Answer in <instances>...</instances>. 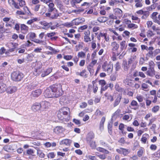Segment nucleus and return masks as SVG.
<instances>
[{
    "label": "nucleus",
    "mask_w": 160,
    "mask_h": 160,
    "mask_svg": "<svg viewBox=\"0 0 160 160\" xmlns=\"http://www.w3.org/2000/svg\"><path fill=\"white\" fill-rule=\"evenodd\" d=\"M131 22L130 21L127 20V24H128V26L129 28H136V27H135L136 25L134 24H133V23L129 24V23H130Z\"/></svg>",
    "instance_id": "nucleus-48"
},
{
    "label": "nucleus",
    "mask_w": 160,
    "mask_h": 160,
    "mask_svg": "<svg viewBox=\"0 0 160 160\" xmlns=\"http://www.w3.org/2000/svg\"><path fill=\"white\" fill-rule=\"evenodd\" d=\"M52 13L50 12L46 13L45 14L47 17H49L52 19H55L57 18L59 16V14L56 12H52Z\"/></svg>",
    "instance_id": "nucleus-9"
},
{
    "label": "nucleus",
    "mask_w": 160,
    "mask_h": 160,
    "mask_svg": "<svg viewBox=\"0 0 160 160\" xmlns=\"http://www.w3.org/2000/svg\"><path fill=\"white\" fill-rule=\"evenodd\" d=\"M137 62L138 59L136 55L131 56L128 61L129 64H132V70L136 68Z\"/></svg>",
    "instance_id": "nucleus-5"
},
{
    "label": "nucleus",
    "mask_w": 160,
    "mask_h": 160,
    "mask_svg": "<svg viewBox=\"0 0 160 160\" xmlns=\"http://www.w3.org/2000/svg\"><path fill=\"white\" fill-rule=\"evenodd\" d=\"M116 90L118 92H121L122 91L123 89L119 87L118 83L116 84L115 87Z\"/></svg>",
    "instance_id": "nucleus-45"
},
{
    "label": "nucleus",
    "mask_w": 160,
    "mask_h": 160,
    "mask_svg": "<svg viewBox=\"0 0 160 160\" xmlns=\"http://www.w3.org/2000/svg\"><path fill=\"white\" fill-rule=\"evenodd\" d=\"M34 153V150L31 148L28 149L26 151V153L28 155L35 156V155H33Z\"/></svg>",
    "instance_id": "nucleus-35"
},
{
    "label": "nucleus",
    "mask_w": 160,
    "mask_h": 160,
    "mask_svg": "<svg viewBox=\"0 0 160 160\" xmlns=\"http://www.w3.org/2000/svg\"><path fill=\"white\" fill-rule=\"evenodd\" d=\"M122 98V96L120 95H118L117 96L113 103V106L114 107H116L119 104L121 101Z\"/></svg>",
    "instance_id": "nucleus-19"
},
{
    "label": "nucleus",
    "mask_w": 160,
    "mask_h": 160,
    "mask_svg": "<svg viewBox=\"0 0 160 160\" xmlns=\"http://www.w3.org/2000/svg\"><path fill=\"white\" fill-rule=\"evenodd\" d=\"M48 158H53L55 157V155L54 152H51L49 153L47 155Z\"/></svg>",
    "instance_id": "nucleus-55"
},
{
    "label": "nucleus",
    "mask_w": 160,
    "mask_h": 160,
    "mask_svg": "<svg viewBox=\"0 0 160 160\" xmlns=\"http://www.w3.org/2000/svg\"><path fill=\"white\" fill-rule=\"evenodd\" d=\"M21 28L22 30H24L25 32H27L29 29L28 27L24 24L21 25Z\"/></svg>",
    "instance_id": "nucleus-41"
},
{
    "label": "nucleus",
    "mask_w": 160,
    "mask_h": 160,
    "mask_svg": "<svg viewBox=\"0 0 160 160\" xmlns=\"http://www.w3.org/2000/svg\"><path fill=\"white\" fill-rule=\"evenodd\" d=\"M85 21L84 18H78L73 20L74 25H77L84 22Z\"/></svg>",
    "instance_id": "nucleus-12"
},
{
    "label": "nucleus",
    "mask_w": 160,
    "mask_h": 160,
    "mask_svg": "<svg viewBox=\"0 0 160 160\" xmlns=\"http://www.w3.org/2000/svg\"><path fill=\"white\" fill-rule=\"evenodd\" d=\"M158 13L157 12H154L152 15V18L154 20V22L157 23H158L159 22V21L157 19L156 16Z\"/></svg>",
    "instance_id": "nucleus-29"
},
{
    "label": "nucleus",
    "mask_w": 160,
    "mask_h": 160,
    "mask_svg": "<svg viewBox=\"0 0 160 160\" xmlns=\"http://www.w3.org/2000/svg\"><path fill=\"white\" fill-rule=\"evenodd\" d=\"M62 93V85L60 84H55L47 88L45 91L44 94L47 98H58Z\"/></svg>",
    "instance_id": "nucleus-1"
},
{
    "label": "nucleus",
    "mask_w": 160,
    "mask_h": 160,
    "mask_svg": "<svg viewBox=\"0 0 160 160\" xmlns=\"http://www.w3.org/2000/svg\"><path fill=\"white\" fill-rule=\"evenodd\" d=\"M23 12L25 15H27L28 16H31L32 14L28 9V8L27 7H24L23 8Z\"/></svg>",
    "instance_id": "nucleus-28"
},
{
    "label": "nucleus",
    "mask_w": 160,
    "mask_h": 160,
    "mask_svg": "<svg viewBox=\"0 0 160 160\" xmlns=\"http://www.w3.org/2000/svg\"><path fill=\"white\" fill-rule=\"evenodd\" d=\"M159 107L158 106H156L152 108V111L153 112H156L159 109Z\"/></svg>",
    "instance_id": "nucleus-56"
},
{
    "label": "nucleus",
    "mask_w": 160,
    "mask_h": 160,
    "mask_svg": "<svg viewBox=\"0 0 160 160\" xmlns=\"http://www.w3.org/2000/svg\"><path fill=\"white\" fill-rule=\"evenodd\" d=\"M148 137V135L147 134H145L143 135L141 138L142 142L144 143H146L147 139Z\"/></svg>",
    "instance_id": "nucleus-37"
},
{
    "label": "nucleus",
    "mask_w": 160,
    "mask_h": 160,
    "mask_svg": "<svg viewBox=\"0 0 160 160\" xmlns=\"http://www.w3.org/2000/svg\"><path fill=\"white\" fill-rule=\"evenodd\" d=\"M85 53L81 51L78 53V56L79 58H85Z\"/></svg>",
    "instance_id": "nucleus-40"
},
{
    "label": "nucleus",
    "mask_w": 160,
    "mask_h": 160,
    "mask_svg": "<svg viewBox=\"0 0 160 160\" xmlns=\"http://www.w3.org/2000/svg\"><path fill=\"white\" fill-rule=\"evenodd\" d=\"M111 46L112 47V50L113 51L117 50L119 46V45L115 42L112 43Z\"/></svg>",
    "instance_id": "nucleus-23"
},
{
    "label": "nucleus",
    "mask_w": 160,
    "mask_h": 160,
    "mask_svg": "<svg viewBox=\"0 0 160 160\" xmlns=\"http://www.w3.org/2000/svg\"><path fill=\"white\" fill-rule=\"evenodd\" d=\"M6 85L3 83H0V93H2L6 90Z\"/></svg>",
    "instance_id": "nucleus-27"
},
{
    "label": "nucleus",
    "mask_w": 160,
    "mask_h": 160,
    "mask_svg": "<svg viewBox=\"0 0 160 160\" xmlns=\"http://www.w3.org/2000/svg\"><path fill=\"white\" fill-rule=\"evenodd\" d=\"M97 156L100 158L102 160L105 159L106 158V155L105 154H100L99 155L97 154Z\"/></svg>",
    "instance_id": "nucleus-52"
},
{
    "label": "nucleus",
    "mask_w": 160,
    "mask_h": 160,
    "mask_svg": "<svg viewBox=\"0 0 160 160\" xmlns=\"http://www.w3.org/2000/svg\"><path fill=\"white\" fill-rule=\"evenodd\" d=\"M120 49L121 51L125 49L127 47V44L125 41H123L120 43Z\"/></svg>",
    "instance_id": "nucleus-26"
},
{
    "label": "nucleus",
    "mask_w": 160,
    "mask_h": 160,
    "mask_svg": "<svg viewBox=\"0 0 160 160\" xmlns=\"http://www.w3.org/2000/svg\"><path fill=\"white\" fill-rule=\"evenodd\" d=\"M17 90V88L15 86H10L7 88H6V91L8 94H12L15 92Z\"/></svg>",
    "instance_id": "nucleus-11"
},
{
    "label": "nucleus",
    "mask_w": 160,
    "mask_h": 160,
    "mask_svg": "<svg viewBox=\"0 0 160 160\" xmlns=\"http://www.w3.org/2000/svg\"><path fill=\"white\" fill-rule=\"evenodd\" d=\"M91 38L89 36H84V41L86 42H88L91 41Z\"/></svg>",
    "instance_id": "nucleus-47"
},
{
    "label": "nucleus",
    "mask_w": 160,
    "mask_h": 160,
    "mask_svg": "<svg viewBox=\"0 0 160 160\" xmlns=\"http://www.w3.org/2000/svg\"><path fill=\"white\" fill-rule=\"evenodd\" d=\"M63 25L67 28H70L74 25L73 20L71 22H66L62 24Z\"/></svg>",
    "instance_id": "nucleus-31"
},
{
    "label": "nucleus",
    "mask_w": 160,
    "mask_h": 160,
    "mask_svg": "<svg viewBox=\"0 0 160 160\" xmlns=\"http://www.w3.org/2000/svg\"><path fill=\"white\" fill-rule=\"evenodd\" d=\"M3 148L4 150L8 152H9L11 150H13V149H11V148L10 146H5Z\"/></svg>",
    "instance_id": "nucleus-54"
},
{
    "label": "nucleus",
    "mask_w": 160,
    "mask_h": 160,
    "mask_svg": "<svg viewBox=\"0 0 160 160\" xmlns=\"http://www.w3.org/2000/svg\"><path fill=\"white\" fill-rule=\"evenodd\" d=\"M36 37V35L35 33L32 32H30L27 35L26 38H29V39L32 41L33 40L35 39Z\"/></svg>",
    "instance_id": "nucleus-20"
},
{
    "label": "nucleus",
    "mask_w": 160,
    "mask_h": 160,
    "mask_svg": "<svg viewBox=\"0 0 160 160\" xmlns=\"http://www.w3.org/2000/svg\"><path fill=\"white\" fill-rule=\"evenodd\" d=\"M141 15H143L148 17L149 16V12L148 11H143L141 10Z\"/></svg>",
    "instance_id": "nucleus-53"
},
{
    "label": "nucleus",
    "mask_w": 160,
    "mask_h": 160,
    "mask_svg": "<svg viewBox=\"0 0 160 160\" xmlns=\"http://www.w3.org/2000/svg\"><path fill=\"white\" fill-rule=\"evenodd\" d=\"M100 145L102 147H105L109 150L111 151L112 150V148L111 147L109 146L108 144L105 142L103 140H101L100 141Z\"/></svg>",
    "instance_id": "nucleus-17"
},
{
    "label": "nucleus",
    "mask_w": 160,
    "mask_h": 160,
    "mask_svg": "<svg viewBox=\"0 0 160 160\" xmlns=\"http://www.w3.org/2000/svg\"><path fill=\"white\" fill-rule=\"evenodd\" d=\"M129 63H128L126 61H124L123 62V69L125 71H127L128 69L130 67Z\"/></svg>",
    "instance_id": "nucleus-33"
},
{
    "label": "nucleus",
    "mask_w": 160,
    "mask_h": 160,
    "mask_svg": "<svg viewBox=\"0 0 160 160\" xmlns=\"http://www.w3.org/2000/svg\"><path fill=\"white\" fill-rule=\"evenodd\" d=\"M154 155L156 157L160 158V150L159 149L154 154Z\"/></svg>",
    "instance_id": "nucleus-64"
},
{
    "label": "nucleus",
    "mask_w": 160,
    "mask_h": 160,
    "mask_svg": "<svg viewBox=\"0 0 160 160\" xmlns=\"http://www.w3.org/2000/svg\"><path fill=\"white\" fill-rule=\"evenodd\" d=\"M147 74L150 77H153L155 75V71L154 68H148V70L147 72Z\"/></svg>",
    "instance_id": "nucleus-15"
},
{
    "label": "nucleus",
    "mask_w": 160,
    "mask_h": 160,
    "mask_svg": "<svg viewBox=\"0 0 160 160\" xmlns=\"http://www.w3.org/2000/svg\"><path fill=\"white\" fill-rule=\"evenodd\" d=\"M105 149L101 147H98L96 148V150L100 152L104 153Z\"/></svg>",
    "instance_id": "nucleus-62"
},
{
    "label": "nucleus",
    "mask_w": 160,
    "mask_h": 160,
    "mask_svg": "<svg viewBox=\"0 0 160 160\" xmlns=\"http://www.w3.org/2000/svg\"><path fill=\"white\" fill-rule=\"evenodd\" d=\"M19 2V4L20 6L23 7L25 4V2L24 0H18Z\"/></svg>",
    "instance_id": "nucleus-57"
},
{
    "label": "nucleus",
    "mask_w": 160,
    "mask_h": 160,
    "mask_svg": "<svg viewBox=\"0 0 160 160\" xmlns=\"http://www.w3.org/2000/svg\"><path fill=\"white\" fill-rule=\"evenodd\" d=\"M46 47L47 49L51 51L49 52V53L51 54H55L58 52V51L56 50L55 48H53L52 47L50 46H46Z\"/></svg>",
    "instance_id": "nucleus-25"
},
{
    "label": "nucleus",
    "mask_w": 160,
    "mask_h": 160,
    "mask_svg": "<svg viewBox=\"0 0 160 160\" xmlns=\"http://www.w3.org/2000/svg\"><path fill=\"white\" fill-rule=\"evenodd\" d=\"M37 155L40 158H44L45 156V154L41 150L38 149L37 150Z\"/></svg>",
    "instance_id": "nucleus-43"
},
{
    "label": "nucleus",
    "mask_w": 160,
    "mask_h": 160,
    "mask_svg": "<svg viewBox=\"0 0 160 160\" xmlns=\"http://www.w3.org/2000/svg\"><path fill=\"white\" fill-rule=\"evenodd\" d=\"M57 6L58 8H59L60 9H63V6L62 4L61 3V2H58L57 3Z\"/></svg>",
    "instance_id": "nucleus-63"
},
{
    "label": "nucleus",
    "mask_w": 160,
    "mask_h": 160,
    "mask_svg": "<svg viewBox=\"0 0 160 160\" xmlns=\"http://www.w3.org/2000/svg\"><path fill=\"white\" fill-rule=\"evenodd\" d=\"M9 4L12 7H14L17 9H19V7L17 3H16L14 0H8Z\"/></svg>",
    "instance_id": "nucleus-18"
},
{
    "label": "nucleus",
    "mask_w": 160,
    "mask_h": 160,
    "mask_svg": "<svg viewBox=\"0 0 160 160\" xmlns=\"http://www.w3.org/2000/svg\"><path fill=\"white\" fill-rule=\"evenodd\" d=\"M42 92V90L40 89H37L32 91L30 95L31 98H34L38 97L41 94Z\"/></svg>",
    "instance_id": "nucleus-8"
},
{
    "label": "nucleus",
    "mask_w": 160,
    "mask_h": 160,
    "mask_svg": "<svg viewBox=\"0 0 160 160\" xmlns=\"http://www.w3.org/2000/svg\"><path fill=\"white\" fill-rule=\"evenodd\" d=\"M101 36L103 37L106 42H108L109 40V37L106 33H100Z\"/></svg>",
    "instance_id": "nucleus-38"
},
{
    "label": "nucleus",
    "mask_w": 160,
    "mask_h": 160,
    "mask_svg": "<svg viewBox=\"0 0 160 160\" xmlns=\"http://www.w3.org/2000/svg\"><path fill=\"white\" fill-rule=\"evenodd\" d=\"M113 120H112V119H111V121L109 123H108V131L109 133L110 134H112V123L113 122Z\"/></svg>",
    "instance_id": "nucleus-22"
},
{
    "label": "nucleus",
    "mask_w": 160,
    "mask_h": 160,
    "mask_svg": "<svg viewBox=\"0 0 160 160\" xmlns=\"http://www.w3.org/2000/svg\"><path fill=\"white\" fill-rule=\"evenodd\" d=\"M3 20L4 22H7L10 21L11 22H12V23H14V21L12 19H11L10 18L5 17L3 18Z\"/></svg>",
    "instance_id": "nucleus-44"
},
{
    "label": "nucleus",
    "mask_w": 160,
    "mask_h": 160,
    "mask_svg": "<svg viewBox=\"0 0 160 160\" xmlns=\"http://www.w3.org/2000/svg\"><path fill=\"white\" fill-rule=\"evenodd\" d=\"M72 142V141L69 139H65L60 142L61 145H65L66 146H69Z\"/></svg>",
    "instance_id": "nucleus-16"
},
{
    "label": "nucleus",
    "mask_w": 160,
    "mask_h": 160,
    "mask_svg": "<svg viewBox=\"0 0 160 160\" xmlns=\"http://www.w3.org/2000/svg\"><path fill=\"white\" fill-rule=\"evenodd\" d=\"M23 76V74L19 71L14 72L11 74V78L15 81H21Z\"/></svg>",
    "instance_id": "nucleus-4"
},
{
    "label": "nucleus",
    "mask_w": 160,
    "mask_h": 160,
    "mask_svg": "<svg viewBox=\"0 0 160 160\" xmlns=\"http://www.w3.org/2000/svg\"><path fill=\"white\" fill-rule=\"evenodd\" d=\"M114 67L115 68L116 72V73L117 72L119 71L121 68L119 62H117L116 64L115 65Z\"/></svg>",
    "instance_id": "nucleus-49"
},
{
    "label": "nucleus",
    "mask_w": 160,
    "mask_h": 160,
    "mask_svg": "<svg viewBox=\"0 0 160 160\" xmlns=\"http://www.w3.org/2000/svg\"><path fill=\"white\" fill-rule=\"evenodd\" d=\"M131 106L132 107H135V108H132L136 109L138 108V103L135 100H132L131 103Z\"/></svg>",
    "instance_id": "nucleus-39"
},
{
    "label": "nucleus",
    "mask_w": 160,
    "mask_h": 160,
    "mask_svg": "<svg viewBox=\"0 0 160 160\" xmlns=\"http://www.w3.org/2000/svg\"><path fill=\"white\" fill-rule=\"evenodd\" d=\"M32 41L34 42H36V43L41 44H42V45H45L46 43V42H44V41H43L42 40H40L38 39H35V38L34 40H33Z\"/></svg>",
    "instance_id": "nucleus-42"
},
{
    "label": "nucleus",
    "mask_w": 160,
    "mask_h": 160,
    "mask_svg": "<svg viewBox=\"0 0 160 160\" xmlns=\"http://www.w3.org/2000/svg\"><path fill=\"white\" fill-rule=\"evenodd\" d=\"M124 125L122 123H121L119 127V129L121 131L122 133L124 135V134H125L126 133V132L124 130Z\"/></svg>",
    "instance_id": "nucleus-36"
},
{
    "label": "nucleus",
    "mask_w": 160,
    "mask_h": 160,
    "mask_svg": "<svg viewBox=\"0 0 160 160\" xmlns=\"http://www.w3.org/2000/svg\"><path fill=\"white\" fill-rule=\"evenodd\" d=\"M121 110L119 109H118L116 110V111L113 114L111 118L112 120H113L114 118H116L117 116H118Z\"/></svg>",
    "instance_id": "nucleus-32"
},
{
    "label": "nucleus",
    "mask_w": 160,
    "mask_h": 160,
    "mask_svg": "<svg viewBox=\"0 0 160 160\" xmlns=\"http://www.w3.org/2000/svg\"><path fill=\"white\" fill-rule=\"evenodd\" d=\"M41 108L44 109H47L50 105V103L48 102L42 101L40 103Z\"/></svg>",
    "instance_id": "nucleus-21"
},
{
    "label": "nucleus",
    "mask_w": 160,
    "mask_h": 160,
    "mask_svg": "<svg viewBox=\"0 0 160 160\" xmlns=\"http://www.w3.org/2000/svg\"><path fill=\"white\" fill-rule=\"evenodd\" d=\"M52 71V68H49L43 72L42 75V77H44L48 75Z\"/></svg>",
    "instance_id": "nucleus-24"
},
{
    "label": "nucleus",
    "mask_w": 160,
    "mask_h": 160,
    "mask_svg": "<svg viewBox=\"0 0 160 160\" xmlns=\"http://www.w3.org/2000/svg\"><path fill=\"white\" fill-rule=\"evenodd\" d=\"M87 103L85 102H83L81 103L80 105V107L81 108H85L87 106Z\"/></svg>",
    "instance_id": "nucleus-60"
},
{
    "label": "nucleus",
    "mask_w": 160,
    "mask_h": 160,
    "mask_svg": "<svg viewBox=\"0 0 160 160\" xmlns=\"http://www.w3.org/2000/svg\"><path fill=\"white\" fill-rule=\"evenodd\" d=\"M102 69L104 71L107 72L108 74H111L113 69V64L111 62L107 64L104 62L102 67Z\"/></svg>",
    "instance_id": "nucleus-3"
},
{
    "label": "nucleus",
    "mask_w": 160,
    "mask_h": 160,
    "mask_svg": "<svg viewBox=\"0 0 160 160\" xmlns=\"http://www.w3.org/2000/svg\"><path fill=\"white\" fill-rule=\"evenodd\" d=\"M70 111L69 108L63 107L58 111L57 117L62 122H68L70 119Z\"/></svg>",
    "instance_id": "nucleus-2"
},
{
    "label": "nucleus",
    "mask_w": 160,
    "mask_h": 160,
    "mask_svg": "<svg viewBox=\"0 0 160 160\" xmlns=\"http://www.w3.org/2000/svg\"><path fill=\"white\" fill-rule=\"evenodd\" d=\"M129 153V151L128 149L123 148L122 154L124 156H126Z\"/></svg>",
    "instance_id": "nucleus-50"
},
{
    "label": "nucleus",
    "mask_w": 160,
    "mask_h": 160,
    "mask_svg": "<svg viewBox=\"0 0 160 160\" xmlns=\"http://www.w3.org/2000/svg\"><path fill=\"white\" fill-rule=\"evenodd\" d=\"M108 20V18L106 17H98L97 20L100 22H104Z\"/></svg>",
    "instance_id": "nucleus-30"
},
{
    "label": "nucleus",
    "mask_w": 160,
    "mask_h": 160,
    "mask_svg": "<svg viewBox=\"0 0 160 160\" xmlns=\"http://www.w3.org/2000/svg\"><path fill=\"white\" fill-rule=\"evenodd\" d=\"M56 33L55 32H51L50 33H48L47 36L48 38H51L52 37L54 36L55 34Z\"/></svg>",
    "instance_id": "nucleus-58"
},
{
    "label": "nucleus",
    "mask_w": 160,
    "mask_h": 160,
    "mask_svg": "<svg viewBox=\"0 0 160 160\" xmlns=\"http://www.w3.org/2000/svg\"><path fill=\"white\" fill-rule=\"evenodd\" d=\"M45 3L48 6V11L49 12L57 11V10L54 8V5L52 2V0H47Z\"/></svg>",
    "instance_id": "nucleus-6"
},
{
    "label": "nucleus",
    "mask_w": 160,
    "mask_h": 160,
    "mask_svg": "<svg viewBox=\"0 0 160 160\" xmlns=\"http://www.w3.org/2000/svg\"><path fill=\"white\" fill-rule=\"evenodd\" d=\"M42 49L41 48L37 47L34 50V52L36 53H38L41 52Z\"/></svg>",
    "instance_id": "nucleus-59"
},
{
    "label": "nucleus",
    "mask_w": 160,
    "mask_h": 160,
    "mask_svg": "<svg viewBox=\"0 0 160 160\" xmlns=\"http://www.w3.org/2000/svg\"><path fill=\"white\" fill-rule=\"evenodd\" d=\"M99 84L101 85V87L105 86L106 84V81L104 80H101L98 81Z\"/></svg>",
    "instance_id": "nucleus-51"
},
{
    "label": "nucleus",
    "mask_w": 160,
    "mask_h": 160,
    "mask_svg": "<svg viewBox=\"0 0 160 160\" xmlns=\"http://www.w3.org/2000/svg\"><path fill=\"white\" fill-rule=\"evenodd\" d=\"M148 86L145 83H143L142 86V88L146 92L144 94V92H142V93L143 94V95H142V97L141 96V102L143 99V98H147L148 97V91L149 90V89L148 88Z\"/></svg>",
    "instance_id": "nucleus-7"
},
{
    "label": "nucleus",
    "mask_w": 160,
    "mask_h": 160,
    "mask_svg": "<svg viewBox=\"0 0 160 160\" xmlns=\"http://www.w3.org/2000/svg\"><path fill=\"white\" fill-rule=\"evenodd\" d=\"M86 70L85 69L82 70V71L80 73H77V74L81 76L82 77L84 78H86L87 77V74L86 73Z\"/></svg>",
    "instance_id": "nucleus-34"
},
{
    "label": "nucleus",
    "mask_w": 160,
    "mask_h": 160,
    "mask_svg": "<svg viewBox=\"0 0 160 160\" xmlns=\"http://www.w3.org/2000/svg\"><path fill=\"white\" fill-rule=\"evenodd\" d=\"M40 23L43 26L42 28L47 30L50 28L51 26L52 25V23L51 22H48L45 21H43L40 22Z\"/></svg>",
    "instance_id": "nucleus-10"
},
{
    "label": "nucleus",
    "mask_w": 160,
    "mask_h": 160,
    "mask_svg": "<svg viewBox=\"0 0 160 160\" xmlns=\"http://www.w3.org/2000/svg\"><path fill=\"white\" fill-rule=\"evenodd\" d=\"M64 131V129L61 126H58L55 127L54 132L57 134L62 133Z\"/></svg>",
    "instance_id": "nucleus-13"
},
{
    "label": "nucleus",
    "mask_w": 160,
    "mask_h": 160,
    "mask_svg": "<svg viewBox=\"0 0 160 160\" xmlns=\"http://www.w3.org/2000/svg\"><path fill=\"white\" fill-rule=\"evenodd\" d=\"M41 108V106L40 103L36 102L32 105V109L33 111H36L39 110Z\"/></svg>",
    "instance_id": "nucleus-14"
},
{
    "label": "nucleus",
    "mask_w": 160,
    "mask_h": 160,
    "mask_svg": "<svg viewBox=\"0 0 160 160\" xmlns=\"http://www.w3.org/2000/svg\"><path fill=\"white\" fill-rule=\"evenodd\" d=\"M94 138V134L92 132H90L88 134L87 139L88 141H89L90 139L93 138Z\"/></svg>",
    "instance_id": "nucleus-46"
},
{
    "label": "nucleus",
    "mask_w": 160,
    "mask_h": 160,
    "mask_svg": "<svg viewBox=\"0 0 160 160\" xmlns=\"http://www.w3.org/2000/svg\"><path fill=\"white\" fill-rule=\"evenodd\" d=\"M155 34L151 31H148L147 32V36L148 37H151L154 36Z\"/></svg>",
    "instance_id": "nucleus-61"
}]
</instances>
